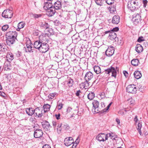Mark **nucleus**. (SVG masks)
Masks as SVG:
<instances>
[{"instance_id": "f257e3e1", "label": "nucleus", "mask_w": 148, "mask_h": 148, "mask_svg": "<svg viewBox=\"0 0 148 148\" xmlns=\"http://www.w3.org/2000/svg\"><path fill=\"white\" fill-rule=\"evenodd\" d=\"M128 7L130 10L134 11L139 8L140 5L137 1L132 0L128 2Z\"/></svg>"}, {"instance_id": "f03ea898", "label": "nucleus", "mask_w": 148, "mask_h": 148, "mask_svg": "<svg viewBox=\"0 0 148 148\" xmlns=\"http://www.w3.org/2000/svg\"><path fill=\"white\" fill-rule=\"evenodd\" d=\"M13 14V12L11 10L7 9L3 11L2 16L5 18H11Z\"/></svg>"}, {"instance_id": "7ed1b4c3", "label": "nucleus", "mask_w": 148, "mask_h": 148, "mask_svg": "<svg viewBox=\"0 0 148 148\" xmlns=\"http://www.w3.org/2000/svg\"><path fill=\"white\" fill-rule=\"evenodd\" d=\"M116 69L114 67H111L110 68L107 69L105 70L106 73L107 74H109L110 73H112V76L116 77V70L117 69V67L116 68Z\"/></svg>"}, {"instance_id": "20e7f679", "label": "nucleus", "mask_w": 148, "mask_h": 148, "mask_svg": "<svg viewBox=\"0 0 148 148\" xmlns=\"http://www.w3.org/2000/svg\"><path fill=\"white\" fill-rule=\"evenodd\" d=\"M135 85L134 84H131L129 85L126 88L127 92L130 93H135L137 90Z\"/></svg>"}, {"instance_id": "39448f33", "label": "nucleus", "mask_w": 148, "mask_h": 148, "mask_svg": "<svg viewBox=\"0 0 148 148\" xmlns=\"http://www.w3.org/2000/svg\"><path fill=\"white\" fill-rule=\"evenodd\" d=\"M34 114H35V116L38 118L41 117L42 115L43 108L41 107H37L34 110Z\"/></svg>"}, {"instance_id": "423d86ee", "label": "nucleus", "mask_w": 148, "mask_h": 148, "mask_svg": "<svg viewBox=\"0 0 148 148\" xmlns=\"http://www.w3.org/2000/svg\"><path fill=\"white\" fill-rule=\"evenodd\" d=\"M93 108L92 110V111L95 113H97L99 111V103L98 101L94 100L92 102Z\"/></svg>"}, {"instance_id": "0eeeda50", "label": "nucleus", "mask_w": 148, "mask_h": 148, "mask_svg": "<svg viewBox=\"0 0 148 148\" xmlns=\"http://www.w3.org/2000/svg\"><path fill=\"white\" fill-rule=\"evenodd\" d=\"M26 48L25 49L26 52H30L31 51L33 52V51L32 50V44L29 39L27 41L26 43Z\"/></svg>"}, {"instance_id": "6e6552de", "label": "nucleus", "mask_w": 148, "mask_h": 148, "mask_svg": "<svg viewBox=\"0 0 148 148\" xmlns=\"http://www.w3.org/2000/svg\"><path fill=\"white\" fill-rule=\"evenodd\" d=\"M107 135L104 133H101L98 134L96 137V139L99 141H104L107 140Z\"/></svg>"}, {"instance_id": "1a4fd4ad", "label": "nucleus", "mask_w": 148, "mask_h": 148, "mask_svg": "<svg viewBox=\"0 0 148 148\" xmlns=\"http://www.w3.org/2000/svg\"><path fill=\"white\" fill-rule=\"evenodd\" d=\"M133 17L132 19V21L134 23V24H137L140 22L141 20V16L139 14H134L133 15Z\"/></svg>"}, {"instance_id": "9d476101", "label": "nucleus", "mask_w": 148, "mask_h": 148, "mask_svg": "<svg viewBox=\"0 0 148 148\" xmlns=\"http://www.w3.org/2000/svg\"><path fill=\"white\" fill-rule=\"evenodd\" d=\"M17 36V33L16 31H9L6 33V36L7 37H9L17 40L16 37Z\"/></svg>"}, {"instance_id": "9b49d317", "label": "nucleus", "mask_w": 148, "mask_h": 148, "mask_svg": "<svg viewBox=\"0 0 148 148\" xmlns=\"http://www.w3.org/2000/svg\"><path fill=\"white\" fill-rule=\"evenodd\" d=\"M49 49V46L47 44H42L39 51L42 53L47 52Z\"/></svg>"}, {"instance_id": "f8f14e48", "label": "nucleus", "mask_w": 148, "mask_h": 148, "mask_svg": "<svg viewBox=\"0 0 148 148\" xmlns=\"http://www.w3.org/2000/svg\"><path fill=\"white\" fill-rule=\"evenodd\" d=\"M93 77V74L90 71H89L86 74L84 79L87 83H90V82H88L91 80Z\"/></svg>"}, {"instance_id": "ddd939ff", "label": "nucleus", "mask_w": 148, "mask_h": 148, "mask_svg": "<svg viewBox=\"0 0 148 148\" xmlns=\"http://www.w3.org/2000/svg\"><path fill=\"white\" fill-rule=\"evenodd\" d=\"M114 48L113 46L109 47L106 51V55L108 56H111L114 54Z\"/></svg>"}, {"instance_id": "4468645a", "label": "nucleus", "mask_w": 148, "mask_h": 148, "mask_svg": "<svg viewBox=\"0 0 148 148\" xmlns=\"http://www.w3.org/2000/svg\"><path fill=\"white\" fill-rule=\"evenodd\" d=\"M49 37L45 35L40 36L39 37V40L42 44H47L48 42Z\"/></svg>"}, {"instance_id": "2eb2a0df", "label": "nucleus", "mask_w": 148, "mask_h": 148, "mask_svg": "<svg viewBox=\"0 0 148 148\" xmlns=\"http://www.w3.org/2000/svg\"><path fill=\"white\" fill-rule=\"evenodd\" d=\"M64 142V145L66 146H69L74 143L73 139L72 137H69L68 138H66Z\"/></svg>"}, {"instance_id": "dca6fc26", "label": "nucleus", "mask_w": 148, "mask_h": 148, "mask_svg": "<svg viewBox=\"0 0 148 148\" xmlns=\"http://www.w3.org/2000/svg\"><path fill=\"white\" fill-rule=\"evenodd\" d=\"M43 134V132L41 130L36 129L34 132V137L36 138H39L42 136Z\"/></svg>"}, {"instance_id": "f3484780", "label": "nucleus", "mask_w": 148, "mask_h": 148, "mask_svg": "<svg viewBox=\"0 0 148 148\" xmlns=\"http://www.w3.org/2000/svg\"><path fill=\"white\" fill-rule=\"evenodd\" d=\"M53 7L56 10H59L62 7L61 2L59 1H57L56 2H53Z\"/></svg>"}, {"instance_id": "a211bd4d", "label": "nucleus", "mask_w": 148, "mask_h": 148, "mask_svg": "<svg viewBox=\"0 0 148 148\" xmlns=\"http://www.w3.org/2000/svg\"><path fill=\"white\" fill-rule=\"evenodd\" d=\"M53 7V2L47 1L45 3V5L43 7V8L45 10H47Z\"/></svg>"}, {"instance_id": "6ab92c4d", "label": "nucleus", "mask_w": 148, "mask_h": 148, "mask_svg": "<svg viewBox=\"0 0 148 148\" xmlns=\"http://www.w3.org/2000/svg\"><path fill=\"white\" fill-rule=\"evenodd\" d=\"M56 10L53 7L48 9L47 10V14L49 16H53L56 12Z\"/></svg>"}, {"instance_id": "aec40b11", "label": "nucleus", "mask_w": 148, "mask_h": 148, "mask_svg": "<svg viewBox=\"0 0 148 148\" xmlns=\"http://www.w3.org/2000/svg\"><path fill=\"white\" fill-rule=\"evenodd\" d=\"M61 65L62 66V68L64 69L67 68L69 65V63L68 60H63L61 61Z\"/></svg>"}, {"instance_id": "412c9836", "label": "nucleus", "mask_w": 148, "mask_h": 148, "mask_svg": "<svg viewBox=\"0 0 148 148\" xmlns=\"http://www.w3.org/2000/svg\"><path fill=\"white\" fill-rule=\"evenodd\" d=\"M67 81L68 83H73L74 82L78 83V82L77 79H75L73 76H71V77H68Z\"/></svg>"}, {"instance_id": "4be33fe9", "label": "nucleus", "mask_w": 148, "mask_h": 148, "mask_svg": "<svg viewBox=\"0 0 148 148\" xmlns=\"http://www.w3.org/2000/svg\"><path fill=\"white\" fill-rule=\"evenodd\" d=\"M11 62L6 61L4 63V69L5 70L10 71L11 70Z\"/></svg>"}, {"instance_id": "5701e85b", "label": "nucleus", "mask_w": 148, "mask_h": 148, "mask_svg": "<svg viewBox=\"0 0 148 148\" xmlns=\"http://www.w3.org/2000/svg\"><path fill=\"white\" fill-rule=\"evenodd\" d=\"M16 40L15 39L6 37V42L7 44L9 46L13 44L14 43Z\"/></svg>"}, {"instance_id": "b1692460", "label": "nucleus", "mask_w": 148, "mask_h": 148, "mask_svg": "<svg viewBox=\"0 0 148 148\" xmlns=\"http://www.w3.org/2000/svg\"><path fill=\"white\" fill-rule=\"evenodd\" d=\"M42 123H43L42 124L43 127L47 130H49L50 128L51 127L49 122L46 121H44Z\"/></svg>"}, {"instance_id": "393cba45", "label": "nucleus", "mask_w": 148, "mask_h": 148, "mask_svg": "<svg viewBox=\"0 0 148 148\" xmlns=\"http://www.w3.org/2000/svg\"><path fill=\"white\" fill-rule=\"evenodd\" d=\"M6 61L11 62L14 59V56L11 53L8 52L6 55Z\"/></svg>"}, {"instance_id": "a878e982", "label": "nucleus", "mask_w": 148, "mask_h": 148, "mask_svg": "<svg viewBox=\"0 0 148 148\" xmlns=\"http://www.w3.org/2000/svg\"><path fill=\"white\" fill-rule=\"evenodd\" d=\"M120 21V17L119 16L116 15L114 16L112 20V22L114 24H118Z\"/></svg>"}, {"instance_id": "bb28decb", "label": "nucleus", "mask_w": 148, "mask_h": 148, "mask_svg": "<svg viewBox=\"0 0 148 148\" xmlns=\"http://www.w3.org/2000/svg\"><path fill=\"white\" fill-rule=\"evenodd\" d=\"M42 43L40 40H37L34 42V47L37 49L39 50L41 45Z\"/></svg>"}, {"instance_id": "cd10ccee", "label": "nucleus", "mask_w": 148, "mask_h": 148, "mask_svg": "<svg viewBox=\"0 0 148 148\" xmlns=\"http://www.w3.org/2000/svg\"><path fill=\"white\" fill-rule=\"evenodd\" d=\"M143 48L141 45L137 44L135 47V50L138 53H140L143 51Z\"/></svg>"}, {"instance_id": "c85d7f7f", "label": "nucleus", "mask_w": 148, "mask_h": 148, "mask_svg": "<svg viewBox=\"0 0 148 148\" xmlns=\"http://www.w3.org/2000/svg\"><path fill=\"white\" fill-rule=\"evenodd\" d=\"M34 110L32 108H26V112L27 114L29 116H32L34 114Z\"/></svg>"}, {"instance_id": "c756f323", "label": "nucleus", "mask_w": 148, "mask_h": 148, "mask_svg": "<svg viewBox=\"0 0 148 148\" xmlns=\"http://www.w3.org/2000/svg\"><path fill=\"white\" fill-rule=\"evenodd\" d=\"M109 38L112 40H113L116 38L117 36L116 34L113 32H111L109 33Z\"/></svg>"}, {"instance_id": "7c9ffc66", "label": "nucleus", "mask_w": 148, "mask_h": 148, "mask_svg": "<svg viewBox=\"0 0 148 148\" xmlns=\"http://www.w3.org/2000/svg\"><path fill=\"white\" fill-rule=\"evenodd\" d=\"M134 77L137 79L140 78L142 74L139 71H135L134 74Z\"/></svg>"}, {"instance_id": "2f4dec72", "label": "nucleus", "mask_w": 148, "mask_h": 148, "mask_svg": "<svg viewBox=\"0 0 148 148\" xmlns=\"http://www.w3.org/2000/svg\"><path fill=\"white\" fill-rule=\"evenodd\" d=\"M139 63V60L138 59H134L131 62L132 64L135 66H137Z\"/></svg>"}, {"instance_id": "473e14b6", "label": "nucleus", "mask_w": 148, "mask_h": 148, "mask_svg": "<svg viewBox=\"0 0 148 148\" xmlns=\"http://www.w3.org/2000/svg\"><path fill=\"white\" fill-rule=\"evenodd\" d=\"M40 26L41 28L42 29H48L49 27V25L47 23L45 22L42 23Z\"/></svg>"}, {"instance_id": "72a5a7b5", "label": "nucleus", "mask_w": 148, "mask_h": 148, "mask_svg": "<svg viewBox=\"0 0 148 148\" xmlns=\"http://www.w3.org/2000/svg\"><path fill=\"white\" fill-rule=\"evenodd\" d=\"M94 70L95 72L97 74H99L101 72V69L98 66H95L94 67Z\"/></svg>"}, {"instance_id": "f704fd0d", "label": "nucleus", "mask_w": 148, "mask_h": 148, "mask_svg": "<svg viewBox=\"0 0 148 148\" xmlns=\"http://www.w3.org/2000/svg\"><path fill=\"white\" fill-rule=\"evenodd\" d=\"M50 107V106L49 104H44L43 106L44 112H45L49 111Z\"/></svg>"}, {"instance_id": "c9c22d12", "label": "nucleus", "mask_w": 148, "mask_h": 148, "mask_svg": "<svg viewBox=\"0 0 148 148\" xmlns=\"http://www.w3.org/2000/svg\"><path fill=\"white\" fill-rule=\"evenodd\" d=\"M70 128L69 125L66 123H64L62 124L61 129L65 130H68Z\"/></svg>"}, {"instance_id": "e433bc0d", "label": "nucleus", "mask_w": 148, "mask_h": 148, "mask_svg": "<svg viewBox=\"0 0 148 148\" xmlns=\"http://www.w3.org/2000/svg\"><path fill=\"white\" fill-rule=\"evenodd\" d=\"M87 97L89 99L92 100L95 97L94 93L93 92H90L88 94Z\"/></svg>"}, {"instance_id": "4c0bfd02", "label": "nucleus", "mask_w": 148, "mask_h": 148, "mask_svg": "<svg viewBox=\"0 0 148 148\" xmlns=\"http://www.w3.org/2000/svg\"><path fill=\"white\" fill-rule=\"evenodd\" d=\"M89 84H80L79 86L80 88L83 89L84 88L85 89H87L89 87L87 85H88Z\"/></svg>"}, {"instance_id": "58836bf2", "label": "nucleus", "mask_w": 148, "mask_h": 148, "mask_svg": "<svg viewBox=\"0 0 148 148\" xmlns=\"http://www.w3.org/2000/svg\"><path fill=\"white\" fill-rule=\"evenodd\" d=\"M25 24V23H24L23 22H20L18 25L17 27L18 28V29H19V30H18L19 31L20 29L23 28L24 27Z\"/></svg>"}, {"instance_id": "ea45409f", "label": "nucleus", "mask_w": 148, "mask_h": 148, "mask_svg": "<svg viewBox=\"0 0 148 148\" xmlns=\"http://www.w3.org/2000/svg\"><path fill=\"white\" fill-rule=\"evenodd\" d=\"M57 94V93L56 92H53L51 93L48 95V99L49 100L51 99H53L55 96Z\"/></svg>"}, {"instance_id": "a19ab883", "label": "nucleus", "mask_w": 148, "mask_h": 148, "mask_svg": "<svg viewBox=\"0 0 148 148\" xmlns=\"http://www.w3.org/2000/svg\"><path fill=\"white\" fill-rule=\"evenodd\" d=\"M95 3L98 5H102L103 3L104 0H95Z\"/></svg>"}, {"instance_id": "79ce46f5", "label": "nucleus", "mask_w": 148, "mask_h": 148, "mask_svg": "<svg viewBox=\"0 0 148 148\" xmlns=\"http://www.w3.org/2000/svg\"><path fill=\"white\" fill-rule=\"evenodd\" d=\"M78 137L76 139L75 143L73 144L72 146V148H75L77 145L79 143V141L78 140Z\"/></svg>"}, {"instance_id": "37998d69", "label": "nucleus", "mask_w": 148, "mask_h": 148, "mask_svg": "<svg viewBox=\"0 0 148 148\" xmlns=\"http://www.w3.org/2000/svg\"><path fill=\"white\" fill-rule=\"evenodd\" d=\"M63 104L61 103H58L57 104V107L58 110H60L63 108Z\"/></svg>"}, {"instance_id": "c03bdc74", "label": "nucleus", "mask_w": 148, "mask_h": 148, "mask_svg": "<svg viewBox=\"0 0 148 148\" xmlns=\"http://www.w3.org/2000/svg\"><path fill=\"white\" fill-rule=\"evenodd\" d=\"M42 16V14H32V16L35 19L38 18Z\"/></svg>"}, {"instance_id": "a18cd8bd", "label": "nucleus", "mask_w": 148, "mask_h": 148, "mask_svg": "<svg viewBox=\"0 0 148 148\" xmlns=\"http://www.w3.org/2000/svg\"><path fill=\"white\" fill-rule=\"evenodd\" d=\"M138 90L140 91V92H142L144 91L145 88L144 86H143L142 84H140L139 86L138 87Z\"/></svg>"}, {"instance_id": "49530a36", "label": "nucleus", "mask_w": 148, "mask_h": 148, "mask_svg": "<svg viewBox=\"0 0 148 148\" xmlns=\"http://www.w3.org/2000/svg\"><path fill=\"white\" fill-rule=\"evenodd\" d=\"M9 27L8 25H4L2 27V29L3 31H5Z\"/></svg>"}, {"instance_id": "de8ad7c7", "label": "nucleus", "mask_w": 148, "mask_h": 148, "mask_svg": "<svg viewBox=\"0 0 148 148\" xmlns=\"http://www.w3.org/2000/svg\"><path fill=\"white\" fill-rule=\"evenodd\" d=\"M112 103V102H111L110 103L106 108H105L102 110V112H106L108 110V109H109V108H110V106L111 105Z\"/></svg>"}, {"instance_id": "09e8293b", "label": "nucleus", "mask_w": 148, "mask_h": 148, "mask_svg": "<svg viewBox=\"0 0 148 148\" xmlns=\"http://www.w3.org/2000/svg\"><path fill=\"white\" fill-rule=\"evenodd\" d=\"M106 2L108 5H111L114 3V0H104Z\"/></svg>"}, {"instance_id": "8fccbe9b", "label": "nucleus", "mask_w": 148, "mask_h": 148, "mask_svg": "<svg viewBox=\"0 0 148 148\" xmlns=\"http://www.w3.org/2000/svg\"><path fill=\"white\" fill-rule=\"evenodd\" d=\"M106 135H107L106 136H107V139L108 137H110L112 139H114V136L113 135V134H112L109 133Z\"/></svg>"}, {"instance_id": "3c124183", "label": "nucleus", "mask_w": 148, "mask_h": 148, "mask_svg": "<svg viewBox=\"0 0 148 148\" xmlns=\"http://www.w3.org/2000/svg\"><path fill=\"white\" fill-rule=\"evenodd\" d=\"M145 40L143 39V36H140L138 38L137 41L138 42H140L142 41H144Z\"/></svg>"}, {"instance_id": "603ef678", "label": "nucleus", "mask_w": 148, "mask_h": 148, "mask_svg": "<svg viewBox=\"0 0 148 148\" xmlns=\"http://www.w3.org/2000/svg\"><path fill=\"white\" fill-rule=\"evenodd\" d=\"M83 111L84 109H83L82 108H80L78 109V115H79L80 114H81L82 113H83Z\"/></svg>"}, {"instance_id": "864d4df0", "label": "nucleus", "mask_w": 148, "mask_h": 148, "mask_svg": "<svg viewBox=\"0 0 148 148\" xmlns=\"http://www.w3.org/2000/svg\"><path fill=\"white\" fill-rule=\"evenodd\" d=\"M128 101H129L130 104H133L134 103V100L132 99H129Z\"/></svg>"}, {"instance_id": "5fc2aeb1", "label": "nucleus", "mask_w": 148, "mask_h": 148, "mask_svg": "<svg viewBox=\"0 0 148 148\" xmlns=\"http://www.w3.org/2000/svg\"><path fill=\"white\" fill-rule=\"evenodd\" d=\"M142 127V124L141 123H138L136 126L137 130L141 129Z\"/></svg>"}, {"instance_id": "6e6d98bb", "label": "nucleus", "mask_w": 148, "mask_h": 148, "mask_svg": "<svg viewBox=\"0 0 148 148\" xmlns=\"http://www.w3.org/2000/svg\"><path fill=\"white\" fill-rule=\"evenodd\" d=\"M16 55L17 57H20L22 55L21 52L18 51L16 53Z\"/></svg>"}, {"instance_id": "4d7b16f0", "label": "nucleus", "mask_w": 148, "mask_h": 148, "mask_svg": "<svg viewBox=\"0 0 148 148\" xmlns=\"http://www.w3.org/2000/svg\"><path fill=\"white\" fill-rule=\"evenodd\" d=\"M119 28L118 27H116L114 28H113L112 29V30L111 32H116L119 30Z\"/></svg>"}, {"instance_id": "13d9d810", "label": "nucleus", "mask_w": 148, "mask_h": 148, "mask_svg": "<svg viewBox=\"0 0 148 148\" xmlns=\"http://www.w3.org/2000/svg\"><path fill=\"white\" fill-rule=\"evenodd\" d=\"M147 1V0H145L143 1V3L144 4L143 7L145 8L146 7Z\"/></svg>"}, {"instance_id": "bf43d9fd", "label": "nucleus", "mask_w": 148, "mask_h": 148, "mask_svg": "<svg viewBox=\"0 0 148 148\" xmlns=\"http://www.w3.org/2000/svg\"><path fill=\"white\" fill-rule=\"evenodd\" d=\"M54 24L56 26H58V25L59 23H60L59 21L58 20H56L55 21H54Z\"/></svg>"}, {"instance_id": "052dcab7", "label": "nucleus", "mask_w": 148, "mask_h": 148, "mask_svg": "<svg viewBox=\"0 0 148 148\" xmlns=\"http://www.w3.org/2000/svg\"><path fill=\"white\" fill-rule=\"evenodd\" d=\"M123 73L124 74V75L125 77L128 76V73L126 71H123Z\"/></svg>"}, {"instance_id": "680f3d73", "label": "nucleus", "mask_w": 148, "mask_h": 148, "mask_svg": "<svg viewBox=\"0 0 148 148\" xmlns=\"http://www.w3.org/2000/svg\"><path fill=\"white\" fill-rule=\"evenodd\" d=\"M60 114L59 113L58 114H56L55 116L56 117V119L58 120L59 119H60Z\"/></svg>"}, {"instance_id": "e2e57ef3", "label": "nucleus", "mask_w": 148, "mask_h": 148, "mask_svg": "<svg viewBox=\"0 0 148 148\" xmlns=\"http://www.w3.org/2000/svg\"><path fill=\"white\" fill-rule=\"evenodd\" d=\"M42 148H51V147L49 145L46 144L43 146Z\"/></svg>"}, {"instance_id": "0e129e2a", "label": "nucleus", "mask_w": 148, "mask_h": 148, "mask_svg": "<svg viewBox=\"0 0 148 148\" xmlns=\"http://www.w3.org/2000/svg\"><path fill=\"white\" fill-rule=\"evenodd\" d=\"M62 124H60V125H58L57 126V129L58 130H59L60 131L62 128Z\"/></svg>"}, {"instance_id": "69168bd1", "label": "nucleus", "mask_w": 148, "mask_h": 148, "mask_svg": "<svg viewBox=\"0 0 148 148\" xmlns=\"http://www.w3.org/2000/svg\"><path fill=\"white\" fill-rule=\"evenodd\" d=\"M52 123L53 126L54 128H55L57 125L56 122L55 121H53L52 122Z\"/></svg>"}, {"instance_id": "338daca9", "label": "nucleus", "mask_w": 148, "mask_h": 148, "mask_svg": "<svg viewBox=\"0 0 148 148\" xmlns=\"http://www.w3.org/2000/svg\"><path fill=\"white\" fill-rule=\"evenodd\" d=\"M80 92L81 91L80 90H77L76 93V96L78 97L79 96V94L80 93Z\"/></svg>"}, {"instance_id": "774afa93", "label": "nucleus", "mask_w": 148, "mask_h": 148, "mask_svg": "<svg viewBox=\"0 0 148 148\" xmlns=\"http://www.w3.org/2000/svg\"><path fill=\"white\" fill-rule=\"evenodd\" d=\"M143 45L145 47H147L148 46V42H145L143 43Z\"/></svg>"}]
</instances>
